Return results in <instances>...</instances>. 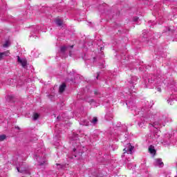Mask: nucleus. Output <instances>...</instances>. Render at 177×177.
Instances as JSON below:
<instances>
[{"mask_svg": "<svg viewBox=\"0 0 177 177\" xmlns=\"http://www.w3.org/2000/svg\"><path fill=\"white\" fill-rule=\"evenodd\" d=\"M127 147H129L128 149H127V148L124 149V154H125V153H128V154H131L132 150H133L134 147H133L132 145H131L130 143H129L127 144Z\"/></svg>", "mask_w": 177, "mask_h": 177, "instance_id": "1", "label": "nucleus"}, {"mask_svg": "<svg viewBox=\"0 0 177 177\" xmlns=\"http://www.w3.org/2000/svg\"><path fill=\"white\" fill-rule=\"evenodd\" d=\"M35 160L38 161L39 165H45V160L43 158H41L38 156H35Z\"/></svg>", "mask_w": 177, "mask_h": 177, "instance_id": "2", "label": "nucleus"}, {"mask_svg": "<svg viewBox=\"0 0 177 177\" xmlns=\"http://www.w3.org/2000/svg\"><path fill=\"white\" fill-rule=\"evenodd\" d=\"M18 172L21 174H26L27 173V169L24 167V165H21V166L17 167Z\"/></svg>", "mask_w": 177, "mask_h": 177, "instance_id": "3", "label": "nucleus"}, {"mask_svg": "<svg viewBox=\"0 0 177 177\" xmlns=\"http://www.w3.org/2000/svg\"><path fill=\"white\" fill-rule=\"evenodd\" d=\"M17 62L18 63H20V64H21L22 67H26V66H27V60L26 59H21L20 58V56H17Z\"/></svg>", "mask_w": 177, "mask_h": 177, "instance_id": "4", "label": "nucleus"}, {"mask_svg": "<svg viewBox=\"0 0 177 177\" xmlns=\"http://www.w3.org/2000/svg\"><path fill=\"white\" fill-rule=\"evenodd\" d=\"M155 165H158V167H164V162H162L161 158H158L156 159Z\"/></svg>", "mask_w": 177, "mask_h": 177, "instance_id": "5", "label": "nucleus"}, {"mask_svg": "<svg viewBox=\"0 0 177 177\" xmlns=\"http://www.w3.org/2000/svg\"><path fill=\"white\" fill-rule=\"evenodd\" d=\"M68 48H71V49H73V48H74V46H62L60 48V52L61 53H65L66 50H67V49H68Z\"/></svg>", "mask_w": 177, "mask_h": 177, "instance_id": "6", "label": "nucleus"}, {"mask_svg": "<svg viewBox=\"0 0 177 177\" xmlns=\"http://www.w3.org/2000/svg\"><path fill=\"white\" fill-rule=\"evenodd\" d=\"M9 55H10L9 51L0 53V60H2V59H3V57H5V56H9Z\"/></svg>", "mask_w": 177, "mask_h": 177, "instance_id": "7", "label": "nucleus"}, {"mask_svg": "<svg viewBox=\"0 0 177 177\" xmlns=\"http://www.w3.org/2000/svg\"><path fill=\"white\" fill-rule=\"evenodd\" d=\"M66 90V84L63 83L59 86V93H63L64 91Z\"/></svg>", "mask_w": 177, "mask_h": 177, "instance_id": "8", "label": "nucleus"}, {"mask_svg": "<svg viewBox=\"0 0 177 177\" xmlns=\"http://www.w3.org/2000/svg\"><path fill=\"white\" fill-rule=\"evenodd\" d=\"M55 24L57 26H58V27H61V26H63V21L60 19H57L55 20Z\"/></svg>", "mask_w": 177, "mask_h": 177, "instance_id": "9", "label": "nucleus"}, {"mask_svg": "<svg viewBox=\"0 0 177 177\" xmlns=\"http://www.w3.org/2000/svg\"><path fill=\"white\" fill-rule=\"evenodd\" d=\"M149 153H151V154L156 155V150L154 149V147L152 145L149 146Z\"/></svg>", "mask_w": 177, "mask_h": 177, "instance_id": "10", "label": "nucleus"}, {"mask_svg": "<svg viewBox=\"0 0 177 177\" xmlns=\"http://www.w3.org/2000/svg\"><path fill=\"white\" fill-rule=\"evenodd\" d=\"M80 125H84L85 127H88L89 125V122L87 120H83L80 122Z\"/></svg>", "mask_w": 177, "mask_h": 177, "instance_id": "11", "label": "nucleus"}, {"mask_svg": "<svg viewBox=\"0 0 177 177\" xmlns=\"http://www.w3.org/2000/svg\"><path fill=\"white\" fill-rule=\"evenodd\" d=\"M9 46H10V41H6L5 44L3 45V48H8Z\"/></svg>", "mask_w": 177, "mask_h": 177, "instance_id": "12", "label": "nucleus"}, {"mask_svg": "<svg viewBox=\"0 0 177 177\" xmlns=\"http://www.w3.org/2000/svg\"><path fill=\"white\" fill-rule=\"evenodd\" d=\"M92 124H97V118L94 117L93 120L91 121Z\"/></svg>", "mask_w": 177, "mask_h": 177, "instance_id": "13", "label": "nucleus"}, {"mask_svg": "<svg viewBox=\"0 0 177 177\" xmlns=\"http://www.w3.org/2000/svg\"><path fill=\"white\" fill-rule=\"evenodd\" d=\"M6 139V135H1L0 136V142H3V140Z\"/></svg>", "mask_w": 177, "mask_h": 177, "instance_id": "14", "label": "nucleus"}, {"mask_svg": "<svg viewBox=\"0 0 177 177\" xmlns=\"http://www.w3.org/2000/svg\"><path fill=\"white\" fill-rule=\"evenodd\" d=\"M39 117V115L38 113H35L33 115L34 120L35 121V120H38Z\"/></svg>", "mask_w": 177, "mask_h": 177, "instance_id": "15", "label": "nucleus"}, {"mask_svg": "<svg viewBox=\"0 0 177 177\" xmlns=\"http://www.w3.org/2000/svg\"><path fill=\"white\" fill-rule=\"evenodd\" d=\"M138 20H139V17H136L133 18V21H138Z\"/></svg>", "mask_w": 177, "mask_h": 177, "instance_id": "16", "label": "nucleus"}, {"mask_svg": "<svg viewBox=\"0 0 177 177\" xmlns=\"http://www.w3.org/2000/svg\"><path fill=\"white\" fill-rule=\"evenodd\" d=\"M168 31H172V30H171V28H168Z\"/></svg>", "mask_w": 177, "mask_h": 177, "instance_id": "17", "label": "nucleus"}, {"mask_svg": "<svg viewBox=\"0 0 177 177\" xmlns=\"http://www.w3.org/2000/svg\"><path fill=\"white\" fill-rule=\"evenodd\" d=\"M69 55L71 56V50L69 51Z\"/></svg>", "mask_w": 177, "mask_h": 177, "instance_id": "18", "label": "nucleus"}, {"mask_svg": "<svg viewBox=\"0 0 177 177\" xmlns=\"http://www.w3.org/2000/svg\"><path fill=\"white\" fill-rule=\"evenodd\" d=\"M99 78V73H97V76L96 77V79L97 80Z\"/></svg>", "mask_w": 177, "mask_h": 177, "instance_id": "19", "label": "nucleus"}, {"mask_svg": "<svg viewBox=\"0 0 177 177\" xmlns=\"http://www.w3.org/2000/svg\"><path fill=\"white\" fill-rule=\"evenodd\" d=\"M57 120H60V116H57Z\"/></svg>", "mask_w": 177, "mask_h": 177, "instance_id": "20", "label": "nucleus"}, {"mask_svg": "<svg viewBox=\"0 0 177 177\" xmlns=\"http://www.w3.org/2000/svg\"><path fill=\"white\" fill-rule=\"evenodd\" d=\"M16 129H20V127H17Z\"/></svg>", "mask_w": 177, "mask_h": 177, "instance_id": "21", "label": "nucleus"}, {"mask_svg": "<svg viewBox=\"0 0 177 177\" xmlns=\"http://www.w3.org/2000/svg\"><path fill=\"white\" fill-rule=\"evenodd\" d=\"M159 92H161V88H158Z\"/></svg>", "mask_w": 177, "mask_h": 177, "instance_id": "22", "label": "nucleus"}, {"mask_svg": "<svg viewBox=\"0 0 177 177\" xmlns=\"http://www.w3.org/2000/svg\"><path fill=\"white\" fill-rule=\"evenodd\" d=\"M48 97H52V95H48Z\"/></svg>", "mask_w": 177, "mask_h": 177, "instance_id": "23", "label": "nucleus"}, {"mask_svg": "<svg viewBox=\"0 0 177 177\" xmlns=\"http://www.w3.org/2000/svg\"><path fill=\"white\" fill-rule=\"evenodd\" d=\"M174 177H177V176H174Z\"/></svg>", "mask_w": 177, "mask_h": 177, "instance_id": "24", "label": "nucleus"}]
</instances>
